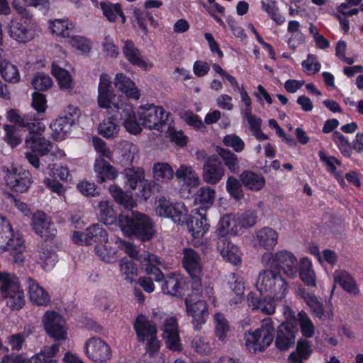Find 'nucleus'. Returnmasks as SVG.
<instances>
[{
    "label": "nucleus",
    "instance_id": "f257e3e1",
    "mask_svg": "<svg viewBox=\"0 0 363 363\" xmlns=\"http://www.w3.org/2000/svg\"><path fill=\"white\" fill-rule=\"evenodd\" d=\"M6 118L11 123L26 128L28 131L25 144L32 152H26V157L35 168H39L40 161L34 153L45 155L51 152L57 158H62L65 156L63 150L55 147L52 143L43 136V133L46 127L43 122H40V119L35 113L30 111L21 116L16 109L11 108L6 113Z\"/></svg>",
    "mask_w": 363,
    "mask_h": 363
},
{
    "label": "nucleus",
    "instance_id": "f03ea898",
    "mask_svg": "<svg viewBox=\"0 0 363 363\" xmlns=\"http://www.w3.org/2000/svg\"><path fill=\"white\" fill-rule=\"evenodd\" d=\"M169 116V112L162 106L153 104L140 106L136 112L131 104H126L123 107L121 121L129 133L138 135L142 132V126L150 130L162 132Z\"/></svg>",
    "mask_w": 363,
    "mask_h": 363
},
{
    "label": "nucleus",
    "instance_id": "7ed1b4c3",
    "mask_svg": "<svg viewBox=\"0 0 363 363\" xmlns=\"http://www.w3.org/2000/svg\"><path fill=\"white\" fill-rule=\"evenodd\" d=\"M255 286L266 298L262 299L259 310L267 315L274 314L277 303L285 300L289 292V285L279 273L270 269H262L258 274Z\"/></svg>",
    "mask_w": 363,
    "mask_h": 363
},
{
    "label": "nucleus",
    "instance_id": "20e7f679",
    "mask_svg": "<svg viewBox=\"0 0 363 363\" xmlns=\"http://www.w3.org/2000/svg\"><path fill=\"white\" fill-rule=\"evenodd\" d=\"M123 175L127 191L116 185H111L108 191L116 203L126 208H132L136 205L137 199L146 201L150 196V186L145 179V173L141 168L125 169Z\"/></svg>",
    "mask_w": 363,
    "mask_h": 363
},
{
    "label": "nucleus",
    "instance_id": "39448f33",
    "mask_svg": "<svg viewBox=\"0 0 363 363\" xmlns=\"http://www.w3.org/2000/svg\"><path fill=\"white\" fill-rule=\"evenodd\" d=\"M25 241L23 237L13 229L10 221L0 216V255L9 252L13 262L23 266L26 261Z\"/></svg>",
    "mask_w": 363,
    "mask_h": 363
},
{
    "label": "nucleus",
    "instance_id": "423d86ee",
    "mask_svg": "<svg viewBox=\"0 0 363 363\" xmlns=\"http://www.w3.org/2000/svg\"><path fill=\"white\" fill-rule=\"evenodd\" d=\"M199 289L196 286L194 289L191 294L189 295L185 299L186 313L192 318V323L196 330H199L201 325L206 323L208 316V311L206 299L210 301L214 306L216 305V298L213 296V288L211 285H205L201 289L199 296Z\"/></svg>",
    "mask_w": 363,
    "mask_h": 363
},
{
    "label": "nucleus",
    "instance_id": "0eeeda50",
    "mask_svg": "<svg viewBox=\"0 0 363 363\" xmlns=\"http://www.w3.org/2000/svg\"><path fill=\"white\" fill-rule=\"evenodd\" d=\"M118 223L125 236L135 235L143 241L150 240L155 233L152 220L138 211H132L130 216L120 214Z\"/></svg>",
    "mask_w": 363,
    "mask_h": 363
},
{
    "label": "nucleus",
    "instance_id": "6e6552de",
    "mask_svg": "<svg viewBox=\"0 0 363 363\" xmlns=\"http://www.w3.org/2000/svg\"><path fill=\"white\" fill-rule=\"evenodd\" d=\"M275 328L272 318L262 320L260 326L255 330L245 333L244 340L247 350L251 352H262L266 350L274 339Z\"/></svg>",
    "mask_w": 363,
    "mask_h": 363
},
{
    "label": "nucleus",
    "instance_id": "1a4fd4ad",
    "mask_svg": "<svg viewBox=\"0 0 363 363\" xmlns=\"http://www.w3.org/2000/svg\"><path fill=\"white\" fill-rule=\"evenodd\" d=\"M0 294L11 310H20L25 303L24 291L13 274L0 272Z\"/></svg>",
    "mask_w": 363,
    "mask_h": 363
},
{
    "label": "nucleus",
    "instance_id": "9d476101",
    "mask_svg": "<svg viewBox=\"0 0 363 363\" xmlns=\"http://www.w3.org/2000/svg\"><path fill=\"white\" fill-rule=\"evenodd\" d=\"M261 262L267 268H277L289 278L294 279L298 273V260L295 255L287 250H279L275 253L265 252Z\"/></svg>",
    "mask_w": 363,
    "mask_h": 363
},
{
    "label": "nucleus",
    "instance_id": "9b49d317",
    "mask_svg": "<svg viewBox=\"0 0 363 363\" xmlns=\"http://www.w3.org/2000/svg\"><path fill=\"white\" fill-rule=\"evenodd\" d=\"M118 247L130 257L140 262L145 268V272L149 275L153 276L155 281H161L164 279L163 273L157 267L161 264L160 258L157 256L148 252L140 255L135 245L123 240L119 241Z\"/></svg>",
    "mask_w": 363,
    "mask_h": 363
},
{
    "label": "nucleus",
    "instance_id": "f8f14e48",
    "mask_svg": "<svg viewBox=\"0 0 363 363\" xmlns=\"http://www.w3.org/2000/svg\"><path fill=\"white\" fill-rule=\"evenodd\" d=\"M9 37L18 44H26L38 35L37 25L30 19L13 18L6 26Z\"/></svg>",
    "mask_w": 363,
    "mask_h": 363
},
{
    "label": "nucleus",
    "instance_id": "ddd939ff",
    "mask_svg": "<svg viewBox=\"0 0 363 363\" xmlns=\"http://www.w3.org/2000/svg\"><path fill=\"white\" fill-rule=\"evenodd\" d=\"M2 173L5 185L13 192H26L33 182L30 172L21 167H3Z\"/></svg>",
    "mask_w": 363,
    "mask_h": 363
},
{
    "label": "nucleus",
    "instance_id": "4468645a",
    "mask_svg": "<svg viewBox=\"0 0 363 363\" xmlns=\"http://www.w3.org/2000/svg\"><path fill=\"white\" fill-rule=\"evenodd\" d=\"M255 223V218L250 213L228 214L220 220L217 233L219 237L226 235H238L243 228H249Z\"/></svg>",
    "mask_w": 363,
    "mask_h": 363
},
{
    "label": "nucleus",
    "instance_id": "2eb2a0df",
    "mask_svg": "<svg viewBox=\"0 0 363 363\" xmlns=\"http://www.w3.org/2000/svg\"><path fill=\"white\" fill-rule=\"evenodd\" d=\"M98 105L103 108L122 109L121 116L123 114V107L128 103L121 102V96H117L112 87V83L110 77L103 73L100 75L99 83L98 86L97 96Z\"/></svg>",
    "mask_w": 363,
    "mask_h": 363
},
{
    "label": "nucleus",
    "instance_id": "dca6fc26",
    "mask_svg": "<svg viewBox=\"0 0 363 363\" xmlns=\"http://www.w3.org/2000/svg\"><path fill=\"white\" fill-rule=\"evenodd\" d=\"M42 323L47 335L57 342L68 340V327L65 319L53 311H46L42 316Z\"/></svg>",
    "mask_w": 363,
    "mask_h": 363
},
{
    "label": "nucleus",
    "instance_id": "f3484780",
    "mask_svg": "<svg viewBox=\"0 0 363 363\" xmlns=\"http://www.w3.org/2000/svg\"><path fill=\"white\" fill-rule=\"evenodd\" d=\"M85 356L94 363H106L112 357L109 345L99 337L88 339L84 345Z\"/></svg>",
    "mask_w": 363,
    "mask_h": 363
},
{
    "label": "nucleus",
    "instance_id": "a211bd4d",
    "mask_svg": "<svg viewBox=\"0 0 363 363\" xmlns=\"http://www.w3.org/2000/svg\"><path fill=\"white\" fill-rule=\"evenodd\" d=\"M298 328L296 324L290 321L282 323L277 329L274 337V345L281 351H287L293 347L296 343Z\"/></svg>",
    "mask_w": 363,
    "mask_h": 363
},
{
    "label": "nucleus",
    "instance_id": "6ab92c4d",
    "mask_svg": "<svg viewBox=\"0 0 363 363\" xmlns=\"http://www.w3.org/2000/svg\"><path fill=\"white\" fill-rule=\"evenodd\" d=\"M175 176L184 183V187L179 191L182 198H189L191 194V189L200 185L199 177L191 165L181 164L176 170Z\"/></svg>",
    "mask_w": 363,
    "mask_h": 363
},
{
    "label": "nucleus",
    "instance_id": "aec40b11",
    "mask_svg": "<svg viewBox=\"0 0 363 363\" xmlns=\"http://www.w3.org/2000/svg\"><path fill=\"white\" fill-rule=\"evenodd\" d=\"M162 330L167 347L173 351L181 350L182 344L176 318L173 317L166 318L164 320Z\"/></svg>",
    "mask_w": 363,
    "mask_h": 363
},
{
    "label": "nucleus",
    "instance_id": "412c9836",
    "mask_svg": "<svg viewBox=\"0 0 363 363\" xmlns=\"http://www.w3.org/2000/svg\"><path fill=\"white\" fill-rule=\"evenodd\" d=\"M183 265L188 272L195 285H200L199 281L202 274L201 258L196 251L191 248L183 250Z\"/></svg>",
    "mask_w": 363,
    "mask_h": 363
},
{
    "label": "nucleus",
    "instance_id": "4be33fe9",
    "mask_svg": "<svg viewBox=\"0 0 363 363\" xmlns=\"http://www.w3.org/2000/svg\"><path fill=\"white\" fill-rule=\"evenodd\" d=\"M299 293L315 318L325 320L333 319L334 312L332 307L325 311L323 303L315 294L306 292L303 289L299 290Z\"/></svg>",
    "mask_w": 363,
    "mask_h": 363
},
{
    "label": "nucleus",
    "instance_id": "5701e85b",
    "mask_svg": "<svg viewBox=\"0 0 363 363\" xmlns=\"http://www.w3.org/2000/svg\"><path fill=\"white\" fill-rule=\"evenodd\" d=\"M31 225L38 235L46 239L54 237L57 233L54 223L42 211L33 214Z\"/></svg>",
    "mask_w": 363,
    "mask_h": 363
},
{
    "label": "nucleus",
    "instance_id": "b1692460",
    "mask_svg": "<svg viewBox=\"0 0 363 363\" xmlns=\"http://www.w3.org/2000/svg\"><path fill=\"white\" fill-rule=\"evenodd\" d=\"M26 290L30 301L37 306H48L50 303L48 292L34 279L26 281Z\"/></svg>",
    "mask_w": 363,
    "mask_h": 363
},
{
    "label": "nucleus",
    "instance_id": "393cba45",
    "mask_svg": "<svg viewBox=\"0 0 363 363\" xmlns=\"http://www.w3.org/2000/svg\"><path fill=\"white\" fill-rule=\"evenodd\" d=\"M191 213L193 215L187 222L189 232L194 238H202L209 229L206 214L198 208L194 209Z\"/></svg>",
    "mask_w": 363,
    "mask_h": 363
},
{
    "label": "nucleus",
    "instance_id": "a878e982",
    "mask_svg": "<svg viewBox=\"0 0 363 363\" xmlns=\"http://www.w3.org/2000/svg\"><path fill=\"white\" fill-rule=\"evenodd\" d=\"M217 249L224 259L237 265L241 262V252L238 246L232 243L225 236L219 237Z\"/></svg>",
    "mask_w": 363,
    "mask_h": 363
},
{
    "label": "nucleus",
    "instance_id": "bb28decb",
    "mask_svg": "<svg viewBox=\"0 0 363 363\" xmlns=\"http://www.w3.org/2000/svg\"><path fill=\"white\" fill-rule=\"evenodd\" d=\"M48 25L51 33L56 38L69 40L76 31L74 23L67 18L50 20Z\"/></svg>",
    "mask_w": 363,
    "mask_h": 363
},
{
    "label": "nucleus",
    "instance_id": "cd10ccee",
    "mask_svg": "<svg viewBox=\"0 0 363 363\" xmlns=\"http://www.w3.org/2000/svg\"><path fill=\"white\" fill-rule=\"evenodd\" d=\"M279 234L272 228L264 227L257 230L253 236V244L266 250L274 248L278 242Z\"/></svg>",
    "mask_w": 363,
    "mask_h": 363
},
{
    "label": "nucleus",
    "instance_id": "c85d7f7f",
    "mask_svg": "<svg viewBox=\"0 0 363 363\" xmlns=\"http://www.w3.org/2000/svg\"><path fill=\"white\" fill-rule=\"evenodd\" d=\"M123 52L127 60L134 66L145 71L150 69L153 67L152 63L147 62L143 60L140 51L130 40L124 41Z\"/></svg>",
    "mask_w": 363,
    "mask_h": 363
},
{
    "label": "nucleus",
    "instance_id": "c756f323",
    "mask_svg": "<svg viewBox=\"0 0 363 363\" xmlns=\"http://www.w3.org/2000/svg\"><path fill=\"white\" fill-rule=\"evenodd\" d=\"M113 83L116 88L128 98L138 99L140 96V91L135 83L123 73H117L114 77Z\"/></svg>",
    "mask_w": 363,
    "mask_h": 363
},
{
    "label": "nucleus",
    "instance_id": "7c9ffc66",
    "mask_svg": "<svg viewBox=\"0 0 363 363\" xmlns=\"http://www.w3.org/2000/svg\"><path fill=\"white\" fill-rule=\"evenodd\" d=\"M35 261L44 271H50L58 262V257L50 246L43 245L37 251Z\"/></svg>",
    "mask_w": 363,
    "mask_h": 363
},
{
    "label": "nucleus",
    "instance_id": "2f4dec72",
    "mask_svg": "<svg viewBox=\"0 0 363 363\" xmlns=\"http://www.w3.org/2000/svg\"><path fill=\"white\" fill-rule=\"evenodd\" d=\"M225 169L220 162L211 161L206 163L203 168V179L209 184H218L224 177Z\"/></svg>",
    "mask_w": 363,
    "mask_h": 363
},
{
    "label": "nucleus",
    "instance_id": "473e14b6",
    "mask_svg": "<svg viewBox=\"0 0 363 363\" xmlns=\"http://www.w3.org/2000/svg\"><path fill=\"white\" fill-rule=\"evenodd\" d=\"M134 329L135 330L138 340L140 342H145V340L157 335V328L152 324L146 316L140 315L135 320L134 323Z\"/></svg>",
    "mask_w": 363,
    "mask_h": 363
},
{
    "label": "nucleus",
    "instance_id": "72a5a7b5",
    "mask_svg": "<svg viewBox=\"0 0 363 363\" xmlns=\"http://www.w3.org/2000/svg\"><path fill=\"white\" fill-rule=\"evenodd\" d=\"M94 170L99 183H104L107 180H113L118 177L116 168L101 157L96 159Z\"/></svg>",
    "mask_w": 363,
    "mask_h": 363
},
{
    "label": "nucleus",
    "instance_id": "f704fd0d",
    "mask_svg": "<svg viewBox=\"0 0 363 363\" xmlns=\"http://www.w3.org/2000/svg\"><path fill=\"white\" fill-rule=\"evenodd\" d=\"M96 216L99 220L105 225H111L116 220L117 212L110 201L103 200L98 203Z\"/></svg>",
    "mask_w": 363,
    "mask_h": 363
},
{
    "label": "nucleus",
    "instance_id": "c9c22d12",
    "mask_svg": "<svg viewBox=\"0 0 363 363\" xmlns=\"http://www.w3.org/2000/svg\"><path fill=\"white\" fill-rule=\"evenodd\" d=\"M242 184L251 191H259L265 185L264 177L250 170L243 171L240 175Z\"/></svg>",
    "mask_w": 363,
    "mask_h": 363
},
{
    "label": "nucleus",
    "instance_id": "e433bc0d",
    "mask_svg": "<svg viewBox=\"0 0 363 363\" xmlns=\"http://www.w3.org/2000/svg\"><path fill=\"white\" fill-rule=\"evenodd\" d=\"M184 286V280L180 274L168 275L162 286V291L171 296L180 295Z\"/></svg>",
    "mask_w": 363,
    "mask_h": 363
},
{
    "label": "nucleus",
    "instance_id": "4c0bfd02",
    "mask_svg": "<svg viewBox=\"0 0 363 363\" xmlns=\"http://www.w3.org/2000/svg\"><path fill=\"white\" fill-rule=\"evenodd\" d=\"M216 198V191L211 186L200 188L194 194V203L201 206V211L208 209L213 203Z\"/></svg>",
    "mask_w": 363,
    "mask_h": 363
},
{
    "label": "nucleus",
    "instance_id": "58836bf2",
    "mask_svg": "<svg viewBox=\"0 0 363 363\" xmlns=\"http://www.w3.org/2000/svg\"><path fill=\"white\" fill-rule=\"evenodd\" d=\"M334 281L335 284L340 285L348 293L356 295L359 292L354 279L345 271H335L334 273Z\"/></svg>",
    "mask_w": 363,
    "mask_h": 363
},
{
    "label": "nucleus",
    "instance_id": "ea45409f",
    "mask_svg": "<svg viewBox=\"0 0 363 363\" xmlns=\"http://www.w3.org/2000/svg\"><path fill=\"white\" fill-rule=\"evenodd\" d=\"M60 352V345L54 343L50 347H45L39 352L30 357V363H57L55 356Z\"/></svg>",
    "mask_w": 363,
    "mask_h": 363
},
{
    "label": "nucleus",
    "instance_id": "a19ab883",
    "mask_svg": "<svg viewBox=\"0 0 363 363\" xmlns=\"http://www.w3.org/2000/svg\"><path fill=\"white\" fill-rule=\"evenodd\" d=\"M287 31L290 33L287 43L292 50H295L298 45L305 43L306 36L301 30V24L298 21H289Z\"/></svg>",
    "mask_w": 363,
    "mask_h": 363
},
{
    "label": "nucleus",
    "instance_id": "79ce46f5",
    "mask_svg": "<svg viewBox=\"0 0 363 363\" xmlns=\"http://www.w3.org/2000/svg\"><path fill=\"white\" fill-rule=\"evenodd\" d=\"M0 74L7 82L17 83L21 75L18 67L6 59H0Z\"/></svg>",
    "mask_w": 363,
    "mask_h": 363
},
{
    "label": "nucleus",
    "instance_id": "37998d69",
    "mask_svg": "<svg viewBox=\"0 0 363 363\" xmlns=\"http://www.w3.org/2000/svg\"><path fill=\"white\" fill-rule=\"evenodd\" d=\"M228 284L232 292L236 296L233 301L234 304L240 303L244 297L246 288V281L241 275L231 274L228 278Z\"/></svg>",
    "mask_w": 363,
    "mask_h": 363
},
{
    "label": "nucleus",
    "instance_id": "c03bdc74",
    "mask_svg": "<svg viewBox=\"0 0 363 363\" xmlns=\"http://www.w3.org/2000/svg\"><path fill=\"white\" fill-rule=\"evenodd\" d=\"M71 122L67 118L59 117L51 122L50 128L52 135L55 140H63L71 130Z\"/></svg>",
    "mask_w": 363,
    "mask_h": 363
},
{
    "label": "nucleus",
    "instance_id": "a18cd8bd",
    "mask_svg": "<svg viewBox=\"0 0 363 363\" xmlns=\"http://www.w3.org/2000/svg\"><path fill=\"white\" fill-rule=\"evenodd\" d=\"M154 179L156 182L167 183L175 176L172 167L167 162H156L152 167Z\"/></svg>",
    "mask_w": 363,
    "mask_h": 363
},
{
    "label": "nucleus",
    "instance_id": "49530a36",
    "mask_svg": "<svg viewBox=\"0 0 363 363\" xmlns=\"http://www.w3.org/2000/svg\"><path fill=\"white\" fill-rule=\"evenodd\" d=\"M297 323L303 337L311 338L315 332V326L308 315L303 311L297 314Z\"/></svg>",
    "mask_w": 363,
    "mask_h": 363
},
{
    "label": "nucleus",
    "instance_id": "de8ad7c7",
    "mask_svg": "<svg viewBox=\"0 0 363 363\" xmlns=\"http://www.w3.org/2000/svg\"><path fill=\"white\" fill-rule=\"evenodd\" d=\"M120 130L116 119L113 117L104 119L99 125V133L107 139L116 138Z\"/></svg>",
    "mask_w": 363,
    "mask_h": 363
},
{
    "label": "nucleus",
    "instance_id": "09e8293b",
    "mask_svg": "<svg viewBox=\"0 0 363 363\" xmlns=\"http://www.w3.org/2000/svg\"><path fill=\"white\" fill-rule=\"evenodd\" d=\"M94 251L99 259L105 262L113 263L118 259L117 250L110 246L108 241L96 245Z\"/></svg>",
    "mask_w": 363,
    "mask_h": 363
},
{
    "label": "nucleus",
    "instance_id": "8fccbe9b",
    "mask_svg": "<svg viewBox=\"0 0 363 363\" xmlns=\"http://www.w3.org/2000/svg\"><path fill=\"white\" fill-rule=\"evenodd\" d=\"M88 245L94 242H103L108 241V234L106 230L98 223L93 224L86 229Z\"/></svg>",
    "mask_w": 363,
    "mask_h": 363
},
{
    "label": "nucleus",
    "instance_id": "3c124183",
    "mask_svg": "<svg viewBox=\"0 0 363 363\" xmlns=\"http://www.w3.org/2000/svg\"><path fill=\"white\" fill-rule=\"evenodd\" d=\"M51 72L62 89H69L72 87V77L67 70L59 67L55 63H52Z\"/></svg>",
    "mask_w": 363,
    "mask_h": 363
},
{
    "label": "nucleus",
    "instance_id": "603ef678",
    "mask_svg": "<svg viewBox=\"0 0 363 363\" xmlns=\"http://www.w3.org/2000/svg\"><path fill=\"white\" fill-rule=\"evenodd\" d=\"M300 277L305 284L315 286L316 278L314 271L312 269V263L306 257L301 260Z\"/></svg>",
    "mask_w": 363,
    "mask_h": 363
},
{
    "label": "nucleus",
    "instance_id": "864d4df0",
    "mask_svg": "<svg viewBox=\"0 0 363 363\" xmlns=\"http://www.w3.org/2000/svg\"><path fill=\"white\" fill-rule=\"evenodd\" d=\"M120 271L127 281L130 283L136 282L135 277L139 274V269L133 262L126 258L121 259L120 260Z\"/></svg>",
    "mask_w": 363,
    "mask_h": 363
},
{
    "label": "nucleus",
    "instance_id": "5fc2aeb1",
    "mask_svg": "<svg viewBox=\"0 0 363 363\" xmlns=\"http://www.w3.org/2000/svg\"><path fill=\"white\" fill-rule=\"evenodd\" d=\"M101 9L104 15L109 21H116L118 16L121 18V22H125V17L121 11V5L119 4H110L106 2H101L100 4Z\"/></svg>",
    "mask_w": 363,
    "mask_h": 363
},
{
    "label": "nucleus",
    "instance_id": "6e6d98bb",
    "mask_svg": "<svg viewBox=\"0 0 363 363\" xmlns=\"http://www.w3.org/2000/svg\"><path fill=\"white\" fill-rule=\"evenodd\" d=\"M215 319V334L220 341H225L230 332V325L228 320L220 313L214 315Z\"/></svg>",
    "mask_w": 363,
    "mask_h": 363
},
{
    "label": "nucleus",
    "instance_id": "4d7b16f0",
    "mask_svg": "<svg viewBox=\"0 0 363 363\" xmlns=\"http://www.w3.org/2000/svg\"><path fill=\"white\" fill-rule=\"evenodd\" d=\"M218 153L224 162L225 165L233 174H238L240 170L238 156L230 150L219 148Z\"/></svg>",
    "mask_w": 363,
    "mask_h": 363
},
{
    "label": "nucleus",
    "instance_id": "13d9d810",
    "mask_svg": "<svg viewBox=\"0 0 363 363\" xmlns=\"http://www.w3.org/2000/svg\"><path fill=\"white\" fill-rule=\"evenodd\" d=\"M67 43L80 54H87L90 52L92 45L91 41L82 35H72Z\"/></svg>",
    "mask_w": 363,
    "mask_h": 363
},
{
    "label": "nucleus",
    "instance_id": "bf43d9fd",
    "mask_svg": "<svg viewBox=\"0 0 363 363\" xmlns=\"http://www.w3.org/2000/svg\"><path fill=\"white\" fill-rule=\"evenodd\" d=\"M226 191L236 201H239L243 197L241 184L238 179L233 177H228L226 180Z\"/></svg>",
    "mask_w": 363,
    "mask_h": 363
},
{
    "label": "nucleus",
    "instance_id": "052dcab7",
    "mask_svg": "<svg viewBox=\"0 0 363 363\" xmlns=\"http://www.w3.org/2000/svg\"><path fill=\"white\" fill-rule=\"evenodd\" d=\"M52 78L43 72H38L31 81L34 89L40 91H46L52 86Z\"/></svg>",
    "mask_w": 363,
    "mask_h": 363
},
{
    "label": "nucleus",
    "instance_id": "680f3d73",
    "mask_svg": "<svg viewBox=\"0 0 363 363\" xmlns=\"http://www.w3.org/2000/svg\"><path fill=\"white\" fill-rule=\"evenodd\" d=\"M31 106L37 111L35 114L41 121L43 118L40 117V115L45 112L48 107L45 95L37 91L33 92L32 94Z\"/></svg>",
    "mask_w": 363,
    "mask_h": 363
},
{
    "label": "nucleus",
    "instance_id": "e2e57ef3",
    "mask_svg": "<svg viewBox=\"0 0 363 363\" xmlns=\"http://www.w3.org/2000/svg\"><path fill=\"white\" fill-rule=\"evenodd\" d=\"M303 71L308 75H313L318 72L321 69V65L315 55L309 54L305 60L301 62Z\"/></svg>",
    "mask_w": 363,
    "mask_h": 363
},
{
    "label": "nucleus",
    "instance_id": "0e129e2a",
    "mask_svg": "<svg viewBox=\"0 0 363 363\" xmlns=\"http://www.w3.org/2000/svg\"><path fill=\"white\" fill-rule=\"evenodd\" d=\"M77 189L83 196L86 197H96L100 194L97 186L94 183L86 180L79 182Z\"/></svg>",
    "mask_w": 363,
    "mask_h": 363
},
{
    "label": "nucleus",
    "instance_id": "69168bd1",
    "mask_svg": "<svg viewBox=\"0 0 363 363\" xmlns=\"http://www.w3.org/2000/svg\"><path fill=\"white\" fill-rule=\"evenodd\" d=\"M45 173L50 176H57L63 182H68L71 179V174L67 167L64 166L57 167L55 164H49Z\"/></svg>",
    "mask_w": 363,
    "mask_h": 363
},
{
    "label": "nucleus",
    "instance_id": "338daca9",
    "mask_svg": "<svg viewBox=\"0 0 363 363\" xmlns=\"http://www.w3.org/2000/svg\"><path fill=\"white\" fill-rule=\"evenodd\" d=\"M181 117L189 126L196 130L203 131L206 129L202 120L191 111H184Z\"/></svg>",
    "mask_w": 363,
    "mask_h": 363
},
{
    "label": "nucleus",
    "instance_id": "774afa93",
    "mask_svg": "<svg viewBox=\"0 0 363 363\" xmlns=\"http://www.w3.org/2000/svg\"><path fill=\"white\" fill-rule=\"evenodd\" d=\"M223 143L225 146L231 147L236 152H242L245 147L244 141L235 134H228L224 136Z\"/></svg>",
    "mask_w": 363,
    "mask_h": 363
}]
</instances>
